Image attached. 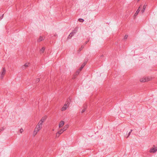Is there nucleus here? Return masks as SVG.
<instances>
[{"mask_svg": "<svg viewBox=\"0 0 157 157\" xmlns=\"http://www.w3.org/2000/svg\"><path fill=\"white\" fill-rule=\"evenodd\" d=\"M63 132V129H60L59 130L58 132L56 134V136L58 137L59 135Z\"/></svg>", "mask_w": 157, "mask_h": 157, "instance_id": "4", "label": "nucleus"}, {"mask_svg": "<svg viewBox=\"0 0 157 157\" xmlns=\"http://www.w3.org/2000/svg\"><path fill=\"white\" fill-rule=\"evenodd\" d=\"M103 56V55H102L101 56V57H102V56Z\"/></svg>", "mask_w": 157, "mask_h": 157, "instance_id": "35", "label": "nucleus"}, {"mask_svg": "<svg viewBox=\"0 0 157 157\" xmlns=\"http://www.w3.org/2000/svg\"><path fill=\"white\" fill-rule=\"evenodd\" d=\"M77 71H79V69L77 70Z\"/></svg>", "mask_w": 157, "mask_h": 157, "instance_id": "33", "label": "nucleus"}, {"mask_svg": "<svg viewBox=\"0 0 157 157\" xmlns=\"http://www.w3.org/2000/svg\"><path fill=\"white\" fill-rule=\"evenodd\" d=\"M71 101V99L70 98H68L66 102V103L64 104V106L67 107V105H69L70 104Z\"/></svg>", "mask_w": 157, "mask_h": 157, "instance_id": "5", "label": "nucleus"}, {"mask_svg": "<svg viewBox=\"0 0 157 157\" xmlns=\"http://www.w3.org/2000/svg\"><path fill=\"white\" fill-rule=\"evenodd\" d=\"M153 147H155V146L154 145H153ZM157 151V147L156 148L155 147H153V148L151 149L149 151L150 153H155Z\"/></svg>", "mask_w": 157, "mask_h": 157, "instance_id": "2", "label": "nucleus"}, {"mask_svg": "<svg viewBox=\"0 0 157 157\" xmlns=\"http://www.w3.org/2000/svg\"><path fill=\"white\" fill-rule=\"evenodd\" d=\"M40 129L38 128L37 126H36L34 129V132H37Z\"/></svg>", "mask_w": 157, "mask_h": 157, "instance_id": "13", "label": "nucleus"}, {"mask_svg": "<svg viewBox=\"0 0 157 157\" xmlns=\"http://www.w3.org/2000/svg\"><path fill=\"white\" fill-rule=\"evenodd\" d=\"M132 129H131V130H130V132H131H131H132Z\"/></svg>", "mask_w": 157, "mask_h": 157, "instance_id": "32", "label": "nucleus"}, {"mask_svg": "<svg viewBox=\"0 0 157 157\" xmlns=\"http://www.w3.org/2000/svg\"><path fill=\"white\" fill-rule=\"evenodd\" d=\"M131 133V132H129V133H128V136L127 137V138H128V136L130 135Z\"/></svg>", "mask_w": 157, "mask_h": 157, "instance_id": "29", "label": "nucleus"}, {"mask_svg": "<svg viewBox=\"0 0 157 157\" xmlns=\"http://www.w3.org/2000/svg\"><path fill=\"white\" fill-rule=\"evenodd\" d=\"M80 72V71H76L75 73V76H77L79 74V72Z\"/></svg>", "mask_w": 157, "mask_h": 157, "instance_id": "17", "label": "nucleus"}, {"mask_svg": "<svg viewBox=\"0 0 157 157\" xmlns=\"http://www.w3.org/2000/svg\"><path fill=\"white\" fill-rule=\"evenodd\" d=\"M146 6L145 5H144L143 6V10H142L141 11L143 13L144 12L145 10V8H146Z\"/></svg>", "mask_w": 157, "mask_h": 157, "instance_id": "15", "label": "nucleus"}, {"mask_svg": "<svg viewBox=\"0 0 157 157\" xmlns=\"http://www.w3.org/2000/svg\"><path fill=\"white\" fill-rule=\"evenodd\" d=\"M42 124L40 123V121H39L36 126H37L38 128L40 129L42 128Z\"/></svg>", "mask_w": 157, "mask_h": 157, "instance_id": "6", "label": "nucleus"}, {"mask_svg": "<svg viewBox=\"0 0 157 157\" xmlns=\"http://www.w3.org/2000/svg\"><path fill=\"white\" fill-rule=\"evenodd\" d=\"M140 7H139L138 9L136 11V13H135V14L134 15V17H135L139 13V12L140 11Z\"/></svg>", "mask_w": 157, "mask_h": 157, "instance_id": "11", "label": "nucleus"}, {"mask_svg": "<svg viewBox=\"0 0 157 157\" xmlns=\"http://www.w3.org/2000/svg\"><path fill=\"white\" fill-rule=\"evenodd\" d=\"M87 60L86 61H85L84 63L82 64H84V66H85V65H86V63L87 62Z\"/></svg>", "mask_w": 157, "mask_h": 157, "instance_id": "26", "label": "nucleus"}, {"mask_svg": "<svg viewBox=\"0 0 157 157\" xmlns=\"http://www.w3.org/2000/svg\"><path fill=\"white\" fill-rule=\"evenodd\" d=\"M6 70L5 69V67H3L2 70V72L1 73V76L0 77L1 78H3L4 76L6 74Z\"/></svg>", "mask_w": 157, "mask_h": 157, "instance_id": "1", "label": "nucleus"}, {"mask_svg": "<svg viewBox=\"0 0 157 157\" xmlns=\"http://www.w3.org/2000/svg\"><path fill=\"white\" fill-rule=\"evenodd\" d=\"M42 40H38V42H40Z\"/></svg>", "mask_w": 157, "mask_h": 157, "instance_id": "31", "label": "nucleus"}, {"mask_svg": "<svg viewBox=\"0 0 157 157\" xmlns=\"http://www.w3.org/2000/svg\"><path fill=\"white\" fill-rule=\"evenodd\" d=\"M64 122L63 121H61L59 124V128L62 127L64 125Z\"/></svg>", "mask_w": 157, "mask_h": 157, "instance_id": "7", "label": "nucleus"}, {"mask_svg": "<svg viewBox=\"0 0 157 157\" xmlns=\"http://www.w3.org/2000/svg\"><path fill=\"white\" fill-rule=\"evenodd\" d=\"M69 127V125L68 124L66 125L63 127V128H62L63 129V131H65Z\"/></svg>", "mask_w": 157, "mask_h": 157, "instance_id": "10", "label": "nucleus"}, {"mask_svg": "<svg viewBox=\"0 0 157 157\" xmlns=\"http://www.w3.org/2000/svg\"><path fill=\"white\" fill-rule=\"evenodd\" d=\"M45 50V48L44 47H43L40 50V52L41 53H43Z\"/></svg>", "mask_w": 157, "mask_h": 157, "instance_id": "12", "label": "nucleus"}, {"mask_svg": "<svg viewBox=\"0 0 157 157\" xmlns=\"http://www.w3.org/2000/svg\"><path fill=\"white\" fill-rule=\"evenodd\" d=\"M84 45H82L81 47L79 49V50H78V52H80L81 51L82 49L84 48Z\"/></svg>", "mask_w": 157, "mask_h": 157, "instance_id": "16", "label": "nucleus"}, {"mask_svg": "<svg viewBox=\"0 0 157 157\" xmlns=\"http://www.w3.org/2000/svg\"><path fill=\"white\" fill-rule=\"evenodd\" d=\"M46 119V117H42L40 121V123L42 124L44 122V121Z\"/></svg>", "mask_w": 157, "mask_h": 157, "instance_id": "9", "label": "nucleus"}, {"mask_svg": "<svg viewBox=\"0 0 157 157\" xmlns=\"http://www.w3.org/2000/svg\"><path fill=\"white\" fill-rule=\"evenodd\" d=\"M128 35H125L124 38V39H127L128 38Z\"/></svg>", "mask_w": 157, "mask_h": 157, "instance_id": "21", "label": "nucleus"}, {"mask_svg": "<svg viewBox=\"0 0 157 157\" xmlns=\"http://www.w3.org/2000/svg\"><path fill=\"white\" fill-rule=\"evenodd\" d=\"M150 80V79L148 78H142L140 79V81L141 82H147Z\"/></svg>", "mask_w": 157, "mask_h": 157, "instance_id": "3", "label": "nucleus"}, {"mask_svg": "<svg viewBox=\"0 0 157 157\" xmlns=\"http://www.w3.org/2000/svg\"><path fill=\"white\" fill-rule=\"evenodd\" d=\"M40 80L39 78H38L36 79V83L38 82H39Z\"/></svg>", "mask_w": 157, "mask_h": 157, "instance_id": "24", "label": "nucleus"}, {"mask_svg": "<svg viewBox=\"0 0 157 157\" xmlns=\"http://www.w3.org/2000/svg\"><path fill=\"white\" fill-rule=\"evenodd\" d=\"M78 21L81 22H82L84 21V20L82 19L79 18L78 19Z\"/></svg>", "mask_w": 157, "mask_h": 157, "instance_id": "18", "label": "nucleus"}, {"mask_svg": "<svg viewBox=\"0 0 157 157\" xmlns=\"http://www.w3.org/2000/svg\"><path fill=\"white\" fill-rule=\"evenodd\" d=\"M83 108L84 109L82 110L81 111L82 113H83L86 110L87 108V106L86 105H85L83 106Z\"/></svg>", "mask_w": 157, "mask_h": 157, "instance_id": "8", "label": "nucleus"}, {"mask_svg": "<svg viewBox=\"0 0 157 157\" xmlns=\"http://www.w3.org/2000/svg\"><path fill=\"white\" fill-rule=\"evenodd\" d=\"M89 42V40H88V41H86L85 42V44H87V43Z\"/></svg>", "mask_w": 157, "mask_h": 157, "instance_id": "30", "label": "nucleus"}, {"mask_svg": "<svg viewBox=\"0 0 157 157\" xmlns=\"http://www.w3.org/2000/svg\"><path fill=\"white\" fill-rule=\"evenodd\" d=\"M67 108V107L63 106L62 108V111L65 110H66Z\"/></svg>", "mask_w": 157, "mask_h": 157, "instance_id": "19", "label": "nucleus"}, {"mask_svg": "<svg viewBox=\"0 0 157 157\" xmlns=\"http://www.w3.org/2000/svg\"><path fill=\"white\" fill-rule=\"evenodd\" d=\"M50 43H51V44H52V43H51V41H50Z\"/></svg>", "mask_w": 157, "mask_h": 157, "instance_id": "34", "label": "nucleus"}, {"mask_svg": "<svg viewBox=\"0 0 157 157\" xmlns=\"http://www.w3.org/2000/svg\"><path fill=\"white\" fill-rule=\"evenodd\" d=\"M36 133H37V132H34H34H33L34 136H35V135H36Z\"/></svg>", "mask_w": 157, "mask_h": 157, "instance_id": "27", "label": "nucleus"}, {"mask_svg": "<svg viewBox=\"0 0 157 157\" xmlns=\"http://www.w3.org/2000/svg\"><path fill=\"white\" fill-rule=\"evenodd\" d=\"M73 33H71L69 35V36H68V38H69V39L70 38V36H72L73 35Z\"/></svg>", "mask_w": 157, "mask_h": 157, "instance_id": "23", "label": "nucleus"}, {"mask_svg": "<svg viewBox=\"0 0 157 157\" xmlns=\"http://www.w3.org/2000/svg\"><path fill=\"white\" fill-rule=\"evenodd\" d=\"M20 132L21 133L23 131V130L22 128H21L20 130Z\"/></svg>", "mask_w": 157, "mask_h": 157, "instance_id": "25", "label": "nucleus"}, {"mask_svg": "<svg viewBox=\"0 0 157 157\" xmlns=\"http://www.w3.org/2000/svg\"><path fill=\"white\" fill-rule=\"evenodd\" d=\"M84 66H85L84 64H82L81 65V67H80V68L79 69V71H81L82 70V69L84 67Z\"/></svg>", "mask_w": 157, "mask_h": 157, "instance_id": "14", "label": "nucleus"}, {"mask_svg": "<svg viewBox=\"0 0 157 157\" xmlns=\"http://www.w3.org/2000/svg\"><path fill=\"white\" fill-rule=\"evenodd\" d=\"M4 129V128L3 127H1V129H0V132L3 130Z\"/></svg>", "mask_w": 157, "mask_h": 157, "instance_id": "22", "label": "nucleus"}, {"mask_svg": "<svg viewBox=\"0 0 157 157\" xmlns=\"http://www.w3.org/2000/svg\"><path fill=\"white\" fill-rule=\"evenodd\" d=\"M77 76H75V75H74V76H73V77H72V79H75V78Z\"/></svg>", "mask_w": 157, "mask_h": 157, "instance_id": "28", "label": "nucleus"}, {"mask_svg": "<svg viewBox=\"0 0 157 157\" xmlns=\"http://www.w3.org/2000/svg\"><path fill=\"white\" fill-rule=\"evenodd\" d=\"M29 64V63H26L24 66L25 67H28Z\"/></svg>", "mask_w": 157, "mask_h": 157, "instance_id": "20", "label": "nucleus"}]
</instances>
